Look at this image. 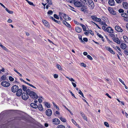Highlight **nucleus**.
<instances>
[{
  "label": "nucleus",
  "instance_id": "2f4dec72",
  "mask_svg": "<svg viewBox=\"0 0 128 128\" xmlns=\"http://www.w3.org/2000/svg\"><path fill=\"white\" fill-rule=\"evenodd\" d=\"M6 10L9 14H12L13 13V11H12L10 10L8 8H6Z\"/></svg>",
  "mask_w": 128,
  "mask_h": 128
},
{
  "label": "nucleus",
  "instance_id": "2eb2a0df",
  "mask_svg": "<svg viewBox=\"0 0 128 128\" xmlns=\"http://www.w3.org/2000/svg\"><path fill=\"white\" fill-rule=\"evenodd\" d=\"M31 107L34 108H36L38 107V105L35 103H32L30 104Z\"/></svg>",
  "mask_w": 128,
  "mask_h": 128
},
{
  "label": "nucleus",
  "instance_id": "c9c22d12",
  "mask_svg": "<svg viewBox=\"0 0 128 128\" xmlns=\"http://www.w3.org/2000/svg\"><path fill=\"white\" fill-rule=\"evenodd\" d=\"M105 48L107 50H108L110 52V51L112 50V49L109 47H105Z\"/></svg>",
  "mask_w": 128,
  "mask_h": 128
},
{
  "label": "nucleus",
  "instance_id": "72a5a7b5",
  "mask_svg": "<svg viewBox=\"0 0 128 128\" xmlns=\"http://www.w3.org/2000/svg\"><path fill=\"white\" fill-rule=\"evenodd\" d=\"M50 5H51L52 4V2L51 0H45Z\"/></svg>",
  "mask_w": 128,
  "mask_h": 128
},
{
  "label": "nucleus",
  "instance_id": "473e14b6",
  "mask_svg": "<svg viewBox=\"0 0 128 128\" xmlns=\"http://www.w3.org/2000/svg\"><path fill=\"white\" fill-rule=\"evenodd\" d=\"M60 120L63 122H65L66 121V120L65 118L60 117L59 118Z\"/></svg>",
  "mask_w": 128,
  "mask_h": 128
},
{
  "label": "nucleus",
  "instance_id": "423d86ee",
  "mask_svg": "<svg viewBox=\"0 0 128 128\" xmlns=\"http://www.w3.org/2000/svg\"><path fill=\"white\" fill-rule=\"evenodd\" d=\"M18 88V87L17 86L14 85L12 87L11 90L12 92L14 93L16 92Z\"/></svg>",
  "mask_w": 128,
  "mask_h": 128
},
{
  "label": "nucleus",
  "instance_id": "ea45409f",
  "mask_svg": "<svg viewBox=\"0 0 128 128\" xmlns=\"http://www.w3.org/2000/svg\"><path fill=\"white\" fill-rule=\"evenodd\" d=\"M9 79L11 82H12L14 80V78L11 76L9 77Z\"/></svg>",
  "mask_w": 128,
  "mask_h": 128
},
{
  "label": "nucleus",
  "instance_id": "603ef678",
  "mask_svg": "<svg viewBox=\"0 0 128 128\" xmlns=\"http://www.w3.org/2000/svg\"><path fill=\"white\" fill-rule=\"evenodd\" d=\"M104 125L107 127H109V124L108 123L106 122H104Z\"/></svg>",
  "mask_w": 128,
  "mask_h": 128
},
{
  "label": "nucleus",
  "instance_id": "f257e3e1",
  "mask_svg": "<svg viewBox=\"0 0 128 128\" xmlns=\"http://www.w3.org/2000/svg\"><path fill=\"white\" fill-rule=\"evenodd\" d=\"M26 92L28 94H29L30 97L33 99H36L38 97V96L35 92L31 91L29 89H27L26 90Z\"/></svg>",
  "mask_w": 128,
  "mask_h": 128
},
{
  "label": "nucleus",
  "instance_id": "37998d69",
  "mask_svg": "<svg viewBox=\"0 0 128 128\" xmlns=\"http://www.w3.org/2000/svg\"><path fill=\"white\" fill-rule=\"evenodd\" d=\"M78 93L80 94L84 98V96L83 94L82 93V92L80 90H79Z\"/></svg>",
  "mask_w": 128,
  "mask_h": 128
},
{
  "label": "nucleus",
  "instance_id": "0eeeda50",
  "mask_svg": "<svg viewBox=\"0 0 128 128\" xmlns=\"http://www.w3.org/2000/svg\"><path fill=\"white\" fill-rule=\"evenodd\" d=\"M1 84L2 86L4 87H8L10 85V84L6 82H1Z\"/></svg>",
  "mask_w": 128,
  "mask_h": 128
},
{
  "label": "nucleus",
  "instance_id": "c85d7f7f",
  "mask_svg": "<svg viewBox=\"0 0 128 128\" xmlns=\"http://www.w3.org/2000/svg\"><path fill=\"white\" fill-rule=\"evenodd\" d=\"M56 67L60 70H62V68L61 66L59 64H57L56 66Z\"/></svg>",
  "mask_w": 128,
  "mask_h": 128
},
{
  "label": "nucleus",
  "instance_id": "8fccbe9b",
  "mask_svg": "<svg viewBox=\"0 0 128 128\" xmlns=\"http://www.w3.org/2000/svg\"><path fill=\"white\" fill-rule=\"evenodd\" d=\"M119 81L121 82L122 84H123L124 85H125V84H124V82L120 78H119Z\"/></svg>",
  "mask_w": 128,
  "mask_h": 128
},
{
  "label": "nucleus",
  "instance_id": "f704fd0d",
  "mask_svg": "<svg viewBox=\"0 0 128 128\" xmlns=\"http://www.w3.org/2000/svg\"><path fill=\"white\" fill-rule=\"evenodd\" d=\"M66 78L71 81L75 82V80L72 78H70L68 76H66Z\"/></svg>",
  "mask_w": 128,
  "mask_h": 128
},
{
  "label": "nucleus",
  "instance_id": "4c0bfd02",
  "mask_svg": "<svg viewBox=\"0 0 128 128\" xmlns=\"http://www.w3.org/2000/svg\"><path fill=\"white\" fill-rule=\"evenodd\" d=\"M80 1L83 2V3L87 4L88 0H80Z\"/></svg>",
  "mask_w": 128,
  "mask_h": 128
},
{
  "label": "nucleus",
  "instance_id": "13d9d810",
  "mask_svg": "<svg viewBox=\"0 0 128 128\" xmlns=\"http://www.w3.org/2000/svg\"><path fill=\"white\" fill-rule=\"evenodd\" d=\"M124 53L126 55H128V52L126 50H124Z\"/></svg>",
  "mask_w": 128,
  "mask_h": 128
},
{
  "label": "nucleus",
  "instance_id": "de8ad7c7",
  "mask_svg": "<svg viewBox=\"0 0 128 128\" xmlns=\"http://www.w3.org/2000/svg\"><path fill=\"white\" fill-rule=\"evenodd\" d=\"M53 12L51 10H49L47 12L48 14H53Z\"/></svg>",
  "mask_w": 128,
  "mask_h": 128
},
{
  "label": "nucleus",
  "instance_id": "1a4fd4ad",
  "mask_svg": "<svg viewBox=\"0 0 128 128\" xmlns=\"http://www.w3.org/2000/svg\"><path fill=\"white\" fill-rule=\"evenodd\" d=\"M115 30L118 32H122L123 30L122 28L119 26H116L115 27Z\"/></svg>",
  "mask_w": 128,
  "mask_h": 128
},
{
  "label": "nucleus",
  "instance_id": "c756f323",
  "mask_svg": "<svg viewBox=\"0 0 128 128\" xmlns=\"http://www.w3.org/2000/svg\"><path fill=\"white\" fill-rule=\"evenodd\" d=\"M121 16L122 17H124V18L126 17H128V15L126 13H122L121 14Z\"/></svg>",
  "mask_w": 128,
  "mask_h": 128
},
{
  "label": "nucleus",
  "instance_id": "a878e982",
  "mask_svg": "<svg viewBox=\"0 0 128 128\" xmlns=\"http://www.w3.org/2000/svg\"><path fill=\"white\" fill-rule=\"evenodd\" d=\"M44 104L45 106L47 107V108H50V104L49 103L47 102H44Z\"/></svg>",
  "mask_w": 128,
  "mask_h": 128
},
{
  "label": "nucleus",
  "instance_id": "6ab92c4d",
  "mask_svg": "<svg viewBox=\"0 0 128 128\" xmlns=\"http://www.w3.org/2000/svg\"><path fill=\"white\" fill-rule=\"evenodd\" d=\"M50 19L58 23L59 24H60V21L57 20H55L53 17L50 16Z\"/></svg>",
  "mask_w": 128,
  "mask_h": 128
},
{
  "label": "nucleus",
  "instance_id": "f3484780",
  "mask_svg": "<svg viewBox=\"0 0 128 128\" xmlns=\"http://www.w3.org/2000/svg\"><path fill=\"white\" fill-rule=\"evenodd\" d=\"M75 30L76 32L79 33L82 32V30L80 27H77L75 28Z\"/></svg>",
  "mask_w": 128,
  "mask_h": 128
},
{
  "label": "nucleus",
  "instance_id": "bb28decb",
  "mask_svg": "<svg viewBox=\"0 0 128 128\" xmlns=\"http://www.w3.org/2000/svg\"><path fill=\"white\" fill-rule=\"evenodd\" d=\"M80 25L82 27L83 30L84 31L86 30V28L85 25L82 24H80Z\"/></svg>",
  "mask_w": 128,
  "mask_h": 128
},
{
  "label": "nucleus",
  "instance_id": "49530a36",
  "mask_svg": "<svg viewBox=\"0 0 128 128\" xmlns=\"http://www.w3.org/2000/svg\"><path fill=\"white\" fill-rule=\"evenodd\" d=\"M87 57L89 60H92V58L89 55H87Z\"/></svg>",
  "mask_w": 128,
  "mask_h": 128
},
{
  "label": "nucleus",
  "instance_id": "680f3d73",
  "mask_svg": "<svg viewBox=\"0 0 128 128\" xmlns=\"http://www.w3.org/2000/svg\"><path fill=\"white\" fill-rule=\"evenodd\" d=\"M1 46L2 47V48H3V49L4 50H7V49H6V48L4 46H3L2 45H1Z\"/></svg>",
  "mask_w": 128,
  "mask_h": 128
},
{
  "label": "nucleus",
  "instance_id": "864d4df0",
  "mask_svg": "<svg viewBox=\"0 0 128 128\" xmlns=\"http://www.w3.org/2000/svg\"><path fill=\"white\" fill-rule=\"evenodd\" d=\"M118 12L120 13L123 12H124V10L123 9L121 8L120 9L118 10Z\"/></svg>",
  "mask_w": 128,
  "mask_h": 128
},
{
  "label": "nucleus",
  "instance_id": "338daca9",
  "mask_svg": "<svg viewBox=\"0 0 128 128\" xmlns=\"http://www.w3.org/2000/svg\"><path fill=\"white\" fill-rule=\"evenodd\" d=\"M83 40L86 42H87L88 41V38H83Z\"/></svg>",
  "mask_w": 128,
  "mask_h": 128
},
{
  "label": "nucleus",
  "instance_id": "f8f14e48",
  "mask_svg": "<svg viewBox=\"0 0 128 128\" xmlns=\"http://www.w3.org/2000/svg\"><path fill=\"white\" fill-rule=\"evenodd\" d=\"M112 39L114 42L117 44H120V41L118 38H116L115 37H114L112 38Z\"/></svg>",
  "mask_w": 128,
  "mask_h": 128
},
{
  "label": "nucleus",
  "instance_id": "7c9ffc66",
  "mask_svg": "<svg viewBox=\"0 0 128 128\" xmlns=\"http://www.w3.org/2000/svg\"><path fill=\"white\" fill-rule=\"evenodd\" d=\"M72 122H73V123L76 126H78V128H80V127H79V126L78 125V124H77L76 123V122L73 119H72Z\"/></svg>",
  "mask_w": 128,
  "mask_h": 128
},
{
  "label": "nucleus",
  "instance_id": "58836bf2",
  "mask_svg": "<svg viewBox=\"0 0 128 128\" xmlns=\"http://www.w3.org/2000/svg\"><path fill=\"white\" fill-rule=\"evenodd\" d=\"M57 128H65V127L64 126L62 125H58Z\"/></svg>",
  "mask_w": 128,
  "mask_h": 128
},
{
  "label": "nucleus",
  "instance_id": "69168bd1",
  "mask_svg": "<svg viewBox=\"0 0 128 128\" xmlns=\"http://www.w3.org/2000/svg\"><path fill=\"white\" fill-rule=\"evenodd\" d=\"M109 35L111 37H115V35L114 34H109Z\"/></svg>",
  "mask_w": 128,
  "mask_h": 128
},
{
  "label": "nucleus",
  "instance_id": "bf43d9fd",
  "mask_svg": "<svg viewBox=\"0 0 128 128\" xmlns=\"http://www.w3.org/2000/svg\"><path fill=\"white\" fill-rule=\"evenodd\" d=\"M116 2L118 3H120L122 2L121 0H115Z\"/></svg>",
  "mask_w": 128,
  "mask_h": 128
},
{
  "label": "nucleus",
  "instance_id": "e433bc0d",
  "mask_svg": "<svg viewBox=\"0 0 128 128\" xmlns=\"http://www.w3.org/2000/svg\"><path fill=\"white\" fill-rule=\"evenodd\" d=\"M78 38L79 39V40L82 43L84 44V42L83 41L82 38V36H78Z\"/></svg>",
  "mask_w": 128,
  "mask_h": 128
},
{
  "label": "nucleus",
  "instance_id": "4468645a",
  "mask_svg": "<svg viewBox=\"0 0 128 128\" xmlns=\"http://www.w3.org/2000/svg\"><path fill=\"white\" fill-rule=\"evenodd\" d=\"M63 17L66 20H70L71 18L69 16L65 14H63Z\"/></svg>",
  "mask_w": 128,
  "mask_h": 128
},
{
  "label": "nucleus",
  "instance_id": "a19ab883",
  "mask_svg": "<svg viewBox=\"0 0 128 128\" xmlns=\"http://www.w3.org/2000/svg\"><path fill=\"white\" fill-rule=\"evenodd\" d=\"M53 104L54 106V107H56V109L58 110H59V108L57 106V105L54 102H53Z\"/></svg>",
  "mask_w": 128,
  "mask_h": 128
},
{
  "label": "nucleus",
  "instance_id": "393cba45",
  "mask_svg": "<svg viewBox=\"0 0 128 128\" xmlns=\"http://www.w3.org/2000/svg\"><path fill=\"white\" fill-rule=\"evenodd\" d=\"M22 88L24 92L25 91H26V90H27V88L26 86L24 85H22Z\"/></svg>",
  "mask_w": 128,
  "mask_h": 128
},
{
  "label": "nucleus",
  "instance_id": "cd10ccee",
  "mask_svg": "<svg viewBox=\"0 0 128 128\" xmlns=\"http://www.w3.org/2000/svg\"><path fill=\"white\" fill-rule=\"evenodd\" d=\"M123 38L124 40L126 42H128V38L126 36H123Z\"/></svg>",
  "mask_w": 128,
  "mask_h": 128
},
{
  "label": "nucleus",
  "instance_id": "9b49d317",
  "mask_svg": "<svg viewBox=\"0 0 128 128\" xmlns=\"http://www.w3.org/2000/svg\"><path fill=\"white\" fill-rule=\"evenodd\" d=\"M16 92V95L18 96H20L22 94V90L21 88L18 89Z\"/></svg>",
  "mask_w": 128,
  "mask_h": 128
},
{
  "label": "nucleus",
  "instance_id": "052dcab7",
  "mask_svg": "<svg viewBox=\"0 0 128 128\" xmlns=\"http://www.w3.org/2000/svg\"><path fill=\"white\" fill-rule=\"evenodd\" d=\"M124 20L126 21H128V17H126L124 18Z\"/></svg>",
  "mask_w": 128,
  "mask_h": 128
},
{
  "label": "nucleus",
  "instance_id": "f03ea898",
  "mask_svg": "<svg viewBox=\"0 0 128 128\" xmlns=\"http://www.w3.org/2000/svg\"><path fill=\"white\" fill-rule=\"evenodd\" d=\"M72 3H74V5L78 7H80L82 6V4L77 0H73Z\"/></svg>",
  "mask_w": 128,
  "mask_h": 128
},
{
  "label": "nucleus",
  "instance_id": "0e129e2a",
  "mask_svg": "<svg viewBox=\"0 0 128 128\" xmlns=\"http://www.w3.org/2000/svg\"><path fill=\"white\" fill-rule=\"evenodd\" d=\"M54 76L55 78H57L58 77V76L56 74H54Z\"/></svg>",
  "mask_w": 128,
  "mask_h": 128
},
{
  "label": "nucleus",
  "instance_id": "e2e57ef3",
  "mask_svg": "<svg viewBox=\"0 0 128 128\" xmlns=\"http://www.w3.org/2000/svg\"><path fill=\"white\" fill-rule=\"evenodd\" d=\"M89 32L93 36L94 35V33L92 30H90L89 31Z\"/></svg>",
  "mask_w": 128,
  "mask_h": 128
},
{
  "label": "nucleus",
  "instance_id": "79ce46f5",
  "mask_svg": "<svg viewBox=\"0 0 128 128\" xmlns=\"http://www.w3.org/2000/svg\"><path fill=\"white\" fill-rule=\"evenodd\" d=\"M97 35L100 38L103 39V37L99 33H97Z\"/></svg>",
  "mask_w": 128,
  "mask_h": 128
},
{
  "label": "nucleus",
  "instance_id": "9d476101",
  "mask_svg": "<svg viewBox=\"0 0 128 128\" xmlns=\"http://www.w3.org/2000/svg\"><path fill=\"white\" fill-rule=\"evenodd\" d=\"M52 122L55 124H59L60 122L58 119L55 118H54Z\"/></svg>",
  "mask_w": 128,
  "mask_h": 128
},
{
  "label": "nucleus",
  "instance_id": "4be33fe9",
  "mask_svg": "<svg viewBox=\"0 0 128 128\" xmlns=\"http://www.w3.org/2000/svg\"><path fill=\"white\" fill-rule=\"evenodd\" d=\"M120 47L122 49H125L126 47V45L123 43H122L120 45Z\"/></svg>",
  "mask_w": 128,
  "mask_h": 128
},
{
  "label": "nucleus",
  "instance_id": "c03bdc74",
  "mask_svg": "<svg viewBox=\"0 0 128 128\" xmlns=\"http://www.w3.org/2000/svg\"><path fill=\"white\" fill-rule=\"evenodd\" d=\"M28 3L30 5L32 6H35V5L33 4V3L32 2H30L29 1L28 2Z\"/></svg>",
  "mask_w": 128,
  "mask_h": 128
},
{
  "label": "nucleus",
  "instance_id": "4d7b16f0",
  "mask_svg": "<svg viewBox=\"0 0 128 128\" xmlns=\"http://www.w3.org/2000/svg\"><path fill=\"white\" fill-rule=\"evenodd\" d=\"M82 8H84L86 10L87 8V6H86L85 5H83L82 6Z\"/></svg>",
  "mask_w": 128,
  "mask_h": 128
},
{
  "label": "nucleus",
  "instance_id": "3c124183",
  "mask_svg": "<svg viewBox=\"0 0 128 128\" xmlns=\"http://www.w3.org/2000/svg\"><path fill=\"white\" fill-rule=\"evenodd\" d=\"M1 79L5 80L6 79V76L5 75H4L2 76L1 77Z\"/></svg>",
  "mask_w": 128,
  "mask_h": 128
},
{
  "label": "nucleus",
  "instance_id": "6e6552de",
  "mask_svg": "<svg viewBox=\"0 0 128 128\" xmlns=\"http://www.w3.org/2000/svg\"><path fill=\"white\" fill-rule=\"evenodd\" d=\"M46 114L48 116H50L52 114V110L50 109L47 110L46 112Z\"/></svg>",
  "mask_w": 128,
  "mask_h": 128
},
{
  "label": "nucleus",
  "instance_id": "20e7f679",
  "mask_svg": "<svg viewBox=\"0 0 128 128\" xmlns=\"http://www.w3.org/2000/svg\"><path fill=\"white\" fill-rule=\"evenodd\" d=\"M29 94H28L26 93L23 92L22 94V98L24 100H27L29 98Z\"/></svg>",
  "mask_w": 128,
  "mask_h": 128
},
{
  "label": "nucleus",
  "instance_id": "7ed1b4c3",
  "mask_svg": "<svg viewBox=\"0 0 128 128\" xmlns=\"http://www.w3.org/2000/svg\"><path fill=\"white\" fill-rule=\"evenodd\" d=\"M87 3H88V6L90 7L92 9L94 8V2L92 0H88Z\"/></svg>",
  "mask_w": 128,
  "mask_h": 128
},
{
  "label": "nucleus",
  "instance_id": "6e6d98bb",
  "mask_svg": "<svg viewBox=\"0 0 128 128\" xmlns=\"http://www.w3.org/2000/svg\"><path fill=\"white\" fill-rule=\"evenodd\" d=\"M80 65L81 66H82L84 67H86V64L83 63H81L80 64Z\"/></svg>",
  "mask_w": 128,
  "mask_h": 128
},
{
  "label": "nucleus",
  "instance_id": "774afa93",
  "mask_svg": "<svg viewBox=\"0 0 128 128\" xmlns=\"http://www.w3.org/2000/svg\"><path fill=\"white\" fill-rule=\"evenodd\" d=\"M72 85L73 86H74V88H75L76 87V84L75 83L72 82Z\"/></svg>",
  "mask_w": 128,
  "mask_h": 128
},
{
  "label": "nucleus",
  "instance_id": "ddd939ff",
  "mask_svg": "<svg viewBox=\"0 0 128 128\" xmlns=\"http://www.w3.org/2000/svg\"><path fill=\"white\" fill-rule=\"evenodd\" d=\"M106 30L107 32L110 33H113V30L112 28L110 27H108L106 28Z\"/></svg>",
  "mask_w": 128,
  "mask_h": 128
},
{
  "label": "nucleus",
  "instance_id": "a18cd8bd",
  "mask_svg": "<svg viewBox=\"0 0 128 128\" xmlns=\"http://www.w3.org/2000/svg\"><path fill=\"white\" fill-rule=\"evenodd\" d=\"M101 24H102L104 26H107V25L104 22H100Z\"/></svg>",
  "mask_w": 128,
  "mask_h": 128
},
{
  "label": "nucleus",
  "instance_id": "39448f33",
  "mask_svg": "<svg viewBox=\"0 0 128 128\" xmlns=\"http://www.w3.org/2000/svg\"><path fill=\"white\" fill-rule=\"evenodd\" d=\"M91 18L94 21L96 22H100L101 21V20L100 18H98L94 16H91Z\"/></svg>",
  "mask_w": 128,
  "mask_h": 128
},
{
  "label": "nucleus",
  "instance_id": "09e8293b",
  "mask_svg": "<svg viewBox=\"0 0 128 128\" xmlns=\"http://www.w3.org/2000/svg\"><path fill=\"white\" fill-rule=\"evenodd\" d=\"M54 17L57 19H59V17L57 15V14H54Z\"/></svg>",
  "mask_w": 128,
  "mask_h": 128
},
{
  "label": "nucleus",
  "instance_id": "5fc2aeb1",
  "mask_svg": "<svg viewBox=\"0 0 128 128\" xmlns=\"http://www.w3.org/2000/svg\"><path fill=\"white\" fill-rule=\"evenodd\" d=\"M69 92H70V93L74 97V98H76L75 97L74 95V94L70 90L69 91Z\"/></svg>",
  "mask_w": 128,
  "mask_h": 128
},
{
  "label": "nucleus",
  "instance_id": "b1692460",
  "mask_svg": "<svg viewBox=\"0 0 128 128\" xmlns=\"http://www.w3.org/2000/svg\"><path fill=\"white\" fill-rule=\"evenodd\" d=\"M80 114H81V116L84 119L86 120L87 121V119L85 115L82 112H81L80 113Z\"/></svg>",
  "mask_w": 128,
  "mask_h": 128
},
{
  "label": "nucleus",
  "instance_id": "dca6fc26",
  "mask_svg": "<svg viewBox=\"0 0 128 128\" xmlns=\"http://www.w3.org/2000/svg\"><path fill=\"white\" fill-rule=\"evenodd\" d=\"M109 4L111 6H112L114 5V0H109L108 2Z\"/></svg>",
  "mask_w": 128,
  "mask_h": 128
},
{
  "label": "nucleus",
  "instance_id": "a211bd4d",
  "mask_svg": "<svg viewBox=\"0 0 128 128\" xmlns=\"http://www.w3.org/2000/svg\"><path fill=\"white\" fill-rule=\"evenodd\" d=\"M42 22L47 27H49L50 26L49 23L45 20H43Z\"/></svg>",
  "mask_w": 128,
  "mask_h": 128
},
{
  "label": "nucleus",
  "instance_id": "5701e85b",
  "mask_svg": "<svg viewBox=\"0 0 128 128\" xmlns=\"http://www.w3.org/2000/svg\"><path fill=\"white\" fill-rule=\"evenodd\" d=\"M38 108L39 110L41 111H43V108L42 104H39L38 106Z\"/></svg>",
  "mask_w": 128,
  "mask_h": 128
},
{
  "label": "nucleus",
  "instance_id": "aec40b11",
  "mask_svg": "<svg viewBox=\"0 0 128 128\" xmlns=\"http://www.w3.org/2000/svg\"><path fill=\"white\" fill-rule=\"evenodd\" d=\"M122 5L124 8L126 9L128 8V4L127 2H123Z\"/></svg>",
  "mask_w": 128,
  "mask_h": 128
},
{
  "label": "nucleus",
  "instance_id": "412c9836",
  "mask_svg": "<svg viewBox=\"0 0 128 128\" xmlns=\"http://www.w3.org/2000/svg\"><path fill=\"white\" fill-rule=\"evenodd\" d=\"M62 22L66 26H67L69 28H71V25L70 24L68 23L65 20H64Z\"/></svg>",
  "mask_w": 128,
  "mask_h": 128
}]
</instances>
